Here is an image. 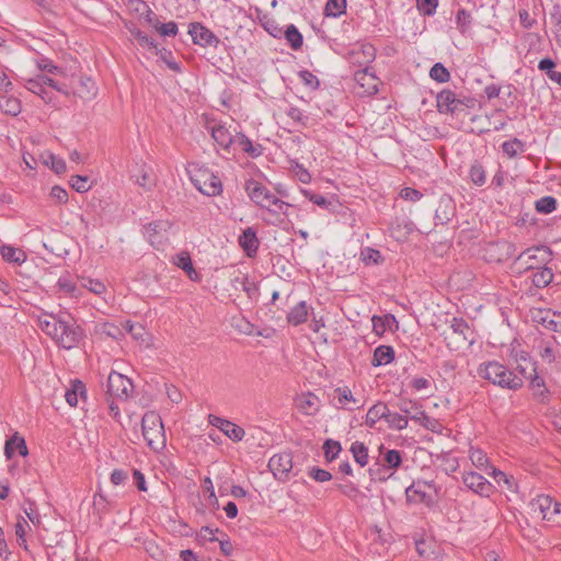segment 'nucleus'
I'll return each mask as SVG.
<instances>
[{
  "mask_svg": "<svg viewBox=\"0 0 561 561\" xmlns=\"http://www.w3.org/2000/svg\"><path fill=\"white\" fill-rule=\"evenodd\" d=\"M170 228L171 224L168 220H157L145 226L144 234L151 245L160 248L167 243Z\"/></svg>",
  "mask_w": 561,
  "mask_h": 561,
  "instance_id": "obj_11",
  "label": "nucleus"
},
{
  "mask_svg": "<svg viewBox=\"0 0 561 561\" xmlns=\"http://www.w3.org/2000/svg\"><path fill=\"white\" fill-rule=\"evenodd\" d=\"M350 451L352 453L354 460L360 466L365 467L369 461L368 448L362 442H354L351 445Z\"/></svg>",
  "mask_w": 561,
  "mask_h": 561,
  "instance_id": "obj_37",
  "label": "nucleus"
},
{
  "mask_svg": "<svg viewBox=\"0 0 561 561\" xmlns=\"http://www.w3.org/2000/svg\"><path fill=\"white\" fill-rule=\"evenodd\" d=\"M419 11L426 16L435 14L438 7V0H416Z\"/></svg>",
  "mask_w": 561,
  "mask_h": 561,
  "instance_id": "obj_62",
  "label": "nucleus"
},
{
  "mask_svg": "<svg viewBox=\"0 0 561 561\" xmlns=\"http://www.w3.org/2000/svg\"><path fill=\"white\" fill-rule=\"evenodd\" d=\"M296 407L306 415H313L319 409V398L311 393H301L295 400Z\"/></svg>",
  "mask_w": 561,
  "mask_h": 561,
  "instance_id": "obj_23",
  "label": "nucleus"
},
{
  "mask_svg": "<svg viewBox=\"0 0 561 561\" xmlns=\"http://www.w3.org/2000/svg\"><path fill=\"white\" fill-rule=\"evenodd\" d=\"M373 322V331L377 335H381L386 332L392 322H396V318L392 314H387L385 317L374 316L371 318Z\"/></svg>",
  "mask_w": 561,
  "mask_h": 561,
  "instance_id": "obj_43",
  "label": "nucleus"
},
{
  "mask_svg": "<svg viewBox=\"0 0 561 561\" xmlns=\"http://www.w3.org/2000/svg\"><path fill=\"white\" fill-rule=\"evenodd\" d=\"M478 375L493 385L513 391L520 389L524 385L522 377L495 360L482 363L478 367Z\"/></svg>",
  "mask_w": 561,
  "mask_h": 561,
  "instance_id": "obj_3",
  "label": "nucleus"
},
{
  "mask_svg": "<svg viewBox=\"0 0 561 561\" xmlns=\"http://www.w3.org/2000/svg\"><path fill=\"white\" fill-rule=\"evenodd\" d=\"M502 150L508 158H515L525 151V144L518 138H513L502 144Z\"/></svg>",
  "mask_w": 561,
  "mask_h": 561,
  "instance_id": "obj_41",
  "label": "nucleus"
},
{
  "mask_svg": "<svg viewBox=\"0 0 561 561\" xmlns=\"http://www.w3.org/2000/svg\"><path fill=\"white\" fill-rule=\"evenodd\" d=\"M551 259L552 252L548 247H534L523 251L516 257L514 264L519 271H530L546 265Z\"/></svg>",
  "mask_w": 561,
  "mask_h": 561,
  "instance_id": "obj_7",
  "label": "nucleus"
},
{
  "mask_svg": "<svg viewBox=\"0 0 561 561\" xmlns=\"http://www.w3.org/2000/svg\"><path fill=\"white\" fill-rule=\"evenodd\" d=\"M57 287L60 291L69 295L70 297H78L80 295L79 288L68 276L59 277L57 280Z\"/></svg>",
  "mask_w": 561,
  "mask_h": 561,
  "instance_id": "obj_48",
  "label": "nucleus"
},
{
  "mask_svg": "<svg viewBox=\"0 0 561 561\" xmlns=\"http://www.w3.org/2000/svg\"><path fill=\"white\" fill-rule=\"evenodd\" d=\"M533 271L531 282L537 288H545L553 280L554 274L552 270L546 265L534 268Z\"/></svg>",
  "mask_w": 561,
  "mask_h": 561,
  "instance_id": "obj_25",
  "label": "nucleus"
},
{
  "mask_svg": "<svg viewBox=\"0 0 561 561\" xmlns=\"http://www.w3.org/2000/svg\"><path fill=\"white\" fill-rule=\"evenodd\" d=\"M30 529L28 523L25 518L21 517L15 524V536L18 538L19 546L27 550L26 543V530Z\"/></svg>",
  "mask_w": 561,
  "mask_h": 561,
  "instance_id": "obj_55",
  "label": "nucleus"
},
{
  "mask_svg": "<svg viewBox=\"0 0 561 561\" xmlns=\"http://www.w3.org/2000/svg\"><path fill=\"white\" fill-rule=\"evenodd\" d=\"M472 22L471 14L466 9H459L456 14V24L460 33H466Z\"/></svg>",
  "mask_w": 561,
  "mask_h": 561,
  "instance_id": "obj_57",
  "label": "nucleus"
},
{
  "mask_svg": "<svg viewBox=\"0 0 561 561\" xmlns=\"http://www.w3.org/2000/svg\"><path fill=\"white\" fill-rule=\"evenodd\" d=\"M188 33L194 44L203 47H217L220 42L210 30L201 23H192Z\"/></svg>",
  "mask_w": 561,
  "mask_h": 561,
  "instance_id": "obj_15",
  "label": "nucleus"
},
{
  "mask_svg": "<svg viewBox=\"0 0 561 561\" xmlns=\"http://www.w3.org/2000/svg\"><path fill=\"white\" fill-rule=\"evenodd\" d=\"M465 486L481 497H490L494 491V485L482 474L476 471H465L461 476Z\"/></svg>",
  "mask_w": 561,
  "mask_h": 561,
  "instance_id": "obj_9",
  "label": "nucleus"
},
{
  "mask_svg": "<svg viewBox=\"0 0 561 561\" xmlns=\"http://www.w3.org/2000/svg\"><path fill=\"white\" fill-rule=\"evenodd\" d=\"M359 259L365 265H378L383 261L380 251L370 247H365L360 250Z\"/></svg>",
  "mask_w": 561,
  "mask_h": 561,
  "instance_id": "obj_38",
  "label": "nucleus"
},
{
  "mask_svg": "<svg viewBox=\"0 0 561 561\" xmlns=\"http://www.w3.org/2000/svg\"><path fill=\"white\" fill-rule=\"evenodd\" d=\"M232 282L233 284H240L242 290L245 291L250 298L257 291L256 284L250 282L249 278L244 275L234 277Z\"/></svg>",
  "mask_w": 561,
  "mask_h": 561,
  "instance_id": "obj_63",
  "label": "nucleus"
},
{
  "mask_svg": "<svg viewBox=\"0 0 561 561\" xmlns=\"http://www.w3.org/2000/svg\"><path fill=\"white\" fill-rule=\"evenodd\" d=\"M333 400L336 401V407L341 409L354 410L364 407V401L362 402L354 397L351 389L346 386L334 389Z\"/></svg>",
  "mask_w": 561,
  "mask_h": 561,
  "instance_id": "obj_18",
  "label": "nucleus"
},
{
  "mask_svg": "<svg viewBox=\"0 0 561 561\" xmlns=\"http://www.w3.org/2000/svg\"><path fill=\"white\" fill-rule=\"evenodd\" d=\"M0 111L15 117L22 112V102L11 92H0Z\"/></svg>",
  "mask_w": 561,
  "mask_h": 561,
  "instance_id": "obj_21",
  "label": "nucleus"
},
{
  "mask_svg": "<svg viewBox=\"0 0 561 561\" xmlns=\"http://www.w3.org/2000/svg\"><path fill=\"white\" fill-rule=\"evenodd\" d=\"M24 87L32 93L38 95L45 103L49 104L53 102L51 93H49L43 82L38 79L25 80Z\"/></svg>",
  "mask_w": 561,
  "mask_h": 561,
  "instance_id": "obj_31",
  "label": "nucleus"
},
{
  "mask_svg": "<svg viewBox=\"0 0 561 561\" xmlns=\"http://www.w3.org/2000/svg\"><path fill=\"white\" fill-rule=\"evenodd\" d=\"M438 459L442 460V469L447 474L454 473L459 467L458 459L450 454H444Z\"/></svg>",
  "mask_w": 561,
  "mask_h": 561,
  "instance_id": "obj_61",
  "label": "nucleus"
},
{
  "mask_svg": "<svg viewBox=\"0 0 561 561\" xmlns=\"http://www.w3.org/2000/svg\"><path fill=\"white\" fill-rule=\"evenodd\" d=\"M437 108L440 113L454 114L463 105L451 90H443L436 98Z\"/></svg>",
  "mask_w": 561,
  "mask_h": 561,
  "instance_id": "obj_19",
  "label": "nucleus"
},
{
  "mask_svg": "<svg viewBox=\"0 0 561 561\" xmlns=\"http://www.w3.org/2000/svg\"><path fill=\"white\" fill-rule=\"evenodd\" d=\"M44 162L46 165H49L50 169L57 174H62L66 172V161L54 153H47Z\"/></svg>",
  "mask_w": 561,
  "mask_h": 561,
  "instance_id": "obj_49",
  "label": "nucleus"
},
{
  "mask_svg": "<svg viewBox=\"0 0 561 561\" xmlns=\"http://www.w3.org/2000/svg\"><path fill=\"white\" fill-rule=\"evenodd\" d=\"M450 329L453 330L454 334H457L461 337L462 342L468 344L473 343L472 332L467 321H465L462 318H453Z\"/></svg>",
  "mask_w": 561,
  "mask_h": 561,
  "instance_id": "obj_29",
  "label": "nucleus"
},
{
  "mask_svg": "<svg viewBox=\"0 0 561 561\" xmlns=\"http://www.w3.org/2000/svg\"><path fill=\"white\" fill-rule=\"evenodd\" d=\"M80 87H81V89L79 91L80 98L90 99L96 94L95 84L91 78L82 77L80 79Z\"/></svg>",
  "mask_w": 561,
  "mask_h": 561,
  "instance_id": "obj_58",
  "label": "nucleus"
},
{
  "mask_svg": "<svg viewBox=\"0 0 561 561\" xmlns=\"http://www.w3.org/2000/svg\"><path fill=\"white\" fill-rule=\"evenodd\" d=\"M142 435L147 445L153 451L165 448L167 438L161 416L154 411H148L141 420Z\"/></svg>",
  "mask_w": 561,
  "mask_h": 561,
  "instance_id": "obj_4",
  "label": "nucleus"
},
{
  "mask_svg": "<svg viewBox=\"0 0 561 561\" xmlns=\"http://www.w3.org/2000/svg\"><path fill=\"white\" fill-rule=\"evenodd\" d=\"M268 468L278 481L289 479L293 469V457L289 453H280L271 457Z\"/></svg>",
  "mask_w": 561,
  "mask_h": 561,
  "instance_id": "obj_12",
  "label": "nucleus"
},
{
  "mask_svg": "<svg viewBox=\"0 0 561 561\" xmlns=\"http://www.w3.org/2000/svg\"><path fill=\"white\" fill-rule=\"evenodd\" d=\"M85 394V386L80 380H75L71 382V387L66 390L65 399L70 407H76L78 404V399L80 397H84Z\"/></svg>",
  "mask_w": 561,
  "mask_h": 561,
  "instance_id": "obj_35",
  "label": "nucleus"
},
{
  "mask_svg": "<svg viewBox=\"0 0 561 561\" xmlns=\"http://www.w3.org/2000/svg\"><path fill=\"white\" fill-rule=\"evenodd\" d=\"M535 208L540 214H551L557 208V199L552 196H545L536 202Z\"/></svg>",
  "mask_w": 561,
  "mask_h": 561,
  "instance_id": "obj_50",
  "label": "nucleus"
},
{
  "mask_svg": "<svg viewBox=\"0 0 561 561\" xmlns=\"http://www.w3.org/2000/svg\"><path fill=\"white\" fill-rule=\"evenodd\" d=\"M130 34L133 35V37L138 42V44L144 47V48H148V49H154L157 50L158 47L154 43V41L149 37L148 35H146L144 32H141L139 28L133 26V27H128Z\"/></svg>",
  "mask_w": 561,
  "mask_h": 561,
  "instance_id": "obj_47",
  "label": "nucleus"
},
{
  "mask_svg": "<svg viewBox=\"0 0 561 561\" xmlns=\"http://www.w3.org/2000/svg\"><path fill=\"white\" fill-rule=\"evenodd\" d=\"M16 451L23 457L28 453L25 440L14 435L5 442L4 455L8 459H11Z\"/></svg>",
  "mask_w": 561,
  "mask_h": 561,
  "instance_id": "obj_26",
  "label": "nucleus"
},
{
  "mask_svg": "<svg viewBox=\"0 0 561 561\" xmlns=\"http://www.w3.org/2000/svg\"><path fill=\"white\" fill-rule=\"evenodd\" d=\"M399 409L407 419L410 417L412 421L419 422L424 417V411L417 402L403 400L399 403Z\"/></svg>",
  "mask_w": 561,
  "mask_h": 561,
  "instance_id": "obj_34",
  "label": "nucleus"
},
{
  "mask_svg": "<svg viewBox=\"0 0 561 561\" xmlns=\"http://www.w3.org/2000/svg\"><path fill=\"white\" fill-rule=\"evenodd\" d=\"M394 358V351L391 346L380 345L374 352L373 366L378 367L391 363Z\"/></svg>",
  "mask_w": 561,
  "mask_h": 561,
  "instance_id": "obj_33",
  "label": "nucleus"
},
{
  "mask_svg": "<svg viewBox=\"0 0 561 561\" xmlns=\"http://www.w3.org/2000/svg\"><path fill=\"white\" fill-rule=\"evenodd\" d=\"M324 456L328 461H333L341 453V444L333 439H327L323 445Z\"/></svg>",
  "mask_w": 561,
  "mask_h": 561,
  "instance_id": "obj_60",
  "label": "nucleus"
},
{
  "mask_svg": "<svg viewBox=\"0 0 561 561\" xmlns=\"http://www.w3.org/2000/svg\"><path fill=\"white\" fill-rule=\"evenodd\" d=\"M208 423L211 426L218 428L224 435H226L232 442H240L245 436V431L230 420H226L224 417L209 414Z\"/></svg>",
  "mask_w": 561,
  "mask_h": 561,
  "instance_id": "obj_13",
  "label": "nucleus"
},
{
  "mask_svg": "<svg viewBox=\"0 0 561 561\" xmlns=\"http://www.w3.org/2000/svg\"><path fill=\"white\" fill-rule=\"evenodd\" d=\"M524 379L529 381V387L533 391L535 399L541 403L546 402L549 398V390L546 387L543 378L538 375V371L531 373Z\"/></svg>",
  "mask_w": 561,
  "mask_h": 561,
  "instance_id": "obj_22",
  "label": "nucleus"
},
{
  "mask_svg": "<svg viewBox=\"0 0 561 561\" xmlns=\"http://www.w3.org/2000/svg\"><path fill=\"white\" fill-rule=\"evenodd\" d=\"M308 318V306L306 301H300L294 306L287 313V321L291 325H299L307 321Z\"/></svg>",
  "mask_w": 561,
  "mask_h": 561,
  "instance_id": "obj_27",
  "label": "nucleus"
},
{
  "mask_svg": "<svg viewBox=\"0 0 561 561\" xmlns=\"http://www.w3.org/2000/svg\"><path fill=\"white\" fill-rule=\"evenodd\" d=\"M194 186L206 196H217L222 192L220 179L209 169L193 164L188 170Z\"/></svg>",
  "mask_w": 561,
  "mask_h": 561,
  "instance_id": "obj_6",
  "label": "nucleus"
},
{
  "mask_svg": "<svg viewBox=\"0 0 561 561\" xmlns=\"http://www.w3.org/2000/svg\"><path fill=\"white\" fill-rule=\"evenodd\" d=\"M283 36H285L286 41L294 50L301 48L302 35L295 25H287L286 30L283 32Z\"/></svg>",
  "mask_w": 561,
  "mask_h": 561,
  "instance_id": "obj_40",
  "label": "nucleus"
},
{
  "mask_svg": "<svg viewBox=\"0 0 561 561\" xmlns=\"http://www.w3.org/2000/svg\"><path fill=\"white\" fill-rule=\"evenodd\" d=\"M134 390L133 381L126 376L112 371L107 378V393L118 400H127Z\"/></svg>",
  "mask_w": 561,
  "mask_h": 561,
  "instance_id": "obj_10",
  "label": "nucleus"
},
{
  "mask_svg": "<svg viewBox=\"0 0 561 561\" xmlns=\"http://www.w3.org/2000/svg\"><path fill=\"white\" fill-rule=\"evenodd\" d=\"M430 77L439 83H445L449 81L450 73L443 64L436 62L430 70Z\"/></svg>",
  "mask_w": 561,
  "mask_h": 561,
  "instance_id": "obj_51",
  "label": "nucleus"
},
{
  "mask_svg": "<svg viewBox=\"0 0 561 561\" xmlns=\"http://www.w3.org/2000/svg\"><path fill=\"white\" fill-rule=\"evenodd\" d=\"M67 318L61 314L44 313L38 317V327L59 346L70 350L82 340L83 331L69 316Z\"/></svg>",
  "mask_w": 561,
  "mask_h": 561,
  "instance_id": "obj_1",
  "label": "nucleus"
},
{
  "mask_svg": "<svg viewBox=\"0 0 561 561\" xmlns=\"http://www.w3.org/2000/svg\"><path fill=\"white\" fill-rule=\"evenodd\" d=\"M355 81L363 89L364 93L375 94L378 92L379 79L371 71V68L366 66L363 69L355 71Z\"/></svg>",
  "mask_w": 561,
  "mask_h": 561,
  "instance_id": "obj_17",
  "label": "nucleus"
},
{
  "mask_svg": "<svg viewBox=\"0 0 561 561\" xmlns=\"http://www.w3.org/2000/svg\"><path fill=\"white\" fill-rule=\"evenodd\" d=\"M81 287L88 289L89 291H91L95 295H102L106 290V286L104 285V283H102L99 279H93V278H82Z\"/></svg>",
  "mask_w": 561,
  "mask_h": 561,
  "instance_id": "obj_59",
  "label": "nucleus"
},
{
  "mask_svg": "<svg viewBox=\"0 0 561 561\" xmlns=\"http://www.w3.org/2000/svg\"><path fill=\"white\" fill-rule=\"evenodd\" d=\"M376 58V48L371 44H362L360 46L352 49L350 53V60L352 64L358 66H368Z\"/></svg>",
  "mask_w": 561,
  "mask_h": 561,
  "instance_id": "obj_20",
  "label": "nucleus"
},
{
  "mask_svg": "<svg viewBox=\"0 0 561 561\" xmlns=\"http://www.w3.org/2000/svg\"><path fill=\"white\" fill-rule=\"evenodd\" d=\"M451 206L450 198H443L439 203V207L436 209L435 218L439 220L442 224L450 220L451 211L448 210Z\"/></svg>",
  "mask_w": 561,
  "mask_h": 561,
  "instance_id": "obj_56",
  "label": "nucleus"
},
{
  "mask_svg": "<svg viewBox=\"0 0 561 561\" xmlns=\"http://www.w3.org/2000/svg\"><path fill=\"white\" fill-rule=\"evenodd\" d=\"M239 244L249 256L256 253L260 242L253 228L249 227L243 230L239 237Z\"/></svg>",
  "mask_w": 561,
  "mask_h": 561,
  "instance_id": "obj_24",
  "label": "nucleus"
},
{
  "mask_svg": "<svg viewBox=\"0 0 561 561\" xmlns=\"http://www.w3.org/2000/svg\"><path fill=\"white\" fill-rule=\"evenodd\" d=\"M99 332L114 340H119L124 336V330L114 323H102L99 325Z\"/></svg>",
  "mask_w": 561,
  "mask_h": 561,
  "instance_id": "obj_53",
  "label": "nucleus"
},
{
  "mask_svg": "<svg viewBox=\"0 0 561 561\" xmlns=\"http://www.w3.org/2000/svg\"><path fill=\"white\" fill-rule=\"evenodd\" d=\"M469 459L478 470L485 471L486 473L490 472L492 466H490L489 457L482 449L470 447Z\"/></svg>",
  "mask_w": 561,
  "mask_h": 561,
  "instance_id": "obj_28",
  "label": "nucleus"
},
{
  "mask_svg": "<svg viewBox=\"0 0 561 561\" xmlns=\"http://www.w3.org/2000/svg\"><path fill=\"white\" fill-rule=\"evenodd\" d=\"M234 142L238 144L240 148L252 158H256L262 154L261 145L254 146L252 141L241 133H236Z\"/></svg>",
  "mask_w": 561,
  "mask_h": 561,
  "instance_id": "obj_36",
  "label": "nucleus"
},
{
  "mask_svg": "<svg viewBox=\"0 0 561 561\" xmlns=\"http://www.w3.org/2000/svg\"><path fill=\"white\" fill-rule=\"evenodd\" d=\"M469 179L477 185L482 186L486 181V173L481 163L474 162L469 169Z\"/></svg>",
  "mask_w": 561,
  "mask_h": 561,
  "instance_id": "obj_44",
  "label": "nucleus"
},
{
  "mask_svg": "<svg viewBox=\"0 0 561 561\" xmlns=\"http://www.w3.org/2000/svg\"><path fill=\"white\" fill-rule=\"evenodd\" d=\"M386 422L388 423L389 427L398 431L404 430L408 426L407 416L398 412H390L389 410L386 414Z\"/></svg>",
  "mask_w": 561,
  "mask_h": 561,
  "instance_id": "obj_46",
  "label": "nucleus"
},
{
  "mask_svg": "<svg viewBox=\"0 0 561 561\" xmlns=\"http://www.w3.org/2000/svg\"><path fill=\"white\" fill-rule=\"evenodd\" d=\"M211 137L222 149L227 150L236 140V129L231 130L225 123H215L210 127Z\"/></svg>",
  "mask_w": 561,
  "mask_h": 561,
  "instance_id": "obj_16",
  "label": "nucleus"
},
{
  "mask_svg": "<svg viewBox=\"0 0 561 561\" xmlns=\"http://www.w3.org/2000/svg\"><path fill=\"white\" fill-rule=\"evenodd\" d=\"M244 190L256 206L266 209L270 214L274 216L287 214L290 204L279 199L261 182L253 179L248 180Z\"/></svg>",
  "mask_w": 561,
  "mask_h": 561,
  "instance_id": "obj_2",
  "label": "nucleus"
},
{
  "mask_svg": "<svg viewBox=\"0 0 561 561\" xmlns=\"http://www.w3.org/2000/svg\"><path fill=\"white\" fill-rule=\"evenodd\" d=\"M530 507L534 513H537L542 519L556 523L561 513V503L556 502L549 495H538L530 502Z\"/></svg>",
  "mask_w": 561,
  "mask_h": 561,
  "instance_id": "obj_8",
  "label": "nucleus"
},
{
  "mask_svg": "<svg viewBox=\"0 0 561 561\" xmlns=\"http://www.w3.org/2000/svg\"><path fill=\"white\" fill-rule=\"evenodd\" d=\"M539 70L545 71L550 80L561 87V71L556 70V64L550 58H543L539 61Z\"/></svg>",
  "mask_w": 561,
  "mask_h": 561,
  "instance_id": "obj_39",
  "label": "nucleus"
},
{
  "mask_svg": "<svg viewBox=\"0 0 561 561\" xmlns=\"http://www.w3.org/2000/svg\"><path fill=\"white\" fill-rule=\"evenodd\" d=\"M383 462L388 469H398L402 463L401 451L389 449L383 455Z\"/></svg>",
  "mask_w": 561,
  "mask_h": 561,
  "instance_id": "obj_52",
  "label": "nucleus"
},
{
  "mask_svg": "<svg viewBox=\"0 0 561 561\" xmlns=\"http://www.w3.org/2000/svg\"><path fill=\"white\" fill-rule=\"evenodd\" d=\"M124 329L131 334V336L140 341L141 343H146L149 340V334L146 329L140 324H134L130 321H126L124 324Z\"/></svg>",
  "mask_w": 561,
  "mask_h": 561,
  "instance_id": "obj_45",
  "label": "nucleus"
},
{
  "mask_svg": "<svg viewBox=\"0 0 561 561\" xmlns=\"http://www.w3.org/2000/svg\"><path fill=\"white\" fill-rule=\"evenodd\" d=\"M440 488L434 480L417 479L405 489L407 501L410 504H424L426 507H433L437 503Z\"/></svg>",
  "mask_w": 561,
  "mask_h": 561,
  "instance_id": "obj_5",
  "label": "nucleus"
},
{
  "mask_svg": "<svg viewBox=\"0 0 561 561\" xmlns=\"http://www.w3.org/2000/svg\"><path fill=\"white\" fill-rule=\"evenodd\" d=\"M488 474L491 476L499 485H504L506 490L511 492H515L517 490V483L513 476H508L495 467H491Z\"/></svg>",
  "mask_w": 561,
  "mask_h": 561,
  "instance_id": "obj_32",
  "label": "nucleus"
},
{
  "mask_svg": "<svg viewBox=\"0 0 561 561\" xmlns=\"http://www.w3.org/2000/svg\"><path fill=\"white\" fill-rule=\"evenodd\" d=\"M387 411L388 405L386 403L378 402L374 404L366 414L365 424L373 428L379 420H386Z\"/></svg>",
  "mask_w": 561,
  "mask_h": 561,
  "instance_id": "obj_30",
  "label": "nucleus"
},
{
  "mask_svg": "<svg viewBox=\"0 0 561 561\" xmlns=\"http://www.w3.org/2000/svg\"><path fill=\"white\" fill-rule=\"evenodd\" d=\"M298 77L301 80V82L306 87L310 88L311 90L318 89V87L320 84L319 79L317 78V76H314L312 72H310L308 70L299 71Z\"/></svg>",
  "mask_w": 561,
  "mask_h": 561,
  "instance_id": "obj_64",
  "label": "nucleus"
},
{
  "mask_svg": "<svg viewBox=\"0 0 561 561\" xmlns=\"http://www.w3.org/2000/svg\"><path fill=\"white\" fill-rule=\"evenodd\" d=\"M0 253L3 260L10 263H21L25 261L24 252L11 245H2Z\"/></svg>",
  "mask_w": 561,
  "mask_h": 561,
  "instance_id": "obj_42",
  "label": "nucleus"
},
{
  "mask_svg": "<svg viewBox=\"0 0 561 561\" xmlns=\"http://www.w3.org/2000/svg\"><path fill=\"white\" fill-rule=\"evenodd\" d=\"M346 0H328L325 4V14L328 16H340L345 12Z\"/></svg>",
  "mask_w": 561,
  "mask_h": 561,
  "instance_id": "obj_54",
  "label": "nucleus"
},
{
  "mask_svg": "<svg viewBox=\"0 0 561 561\" xmlns=\"http://www.w3.org/2000/svg\"><path fill=\"white\" fill-rule=\"evenodd\" d=\"M510 356L516 362V370L523 379L537 370V362L533 360L529 353L523 350H517L512 343Z\"/></svg>",
  "mask_w": 561,
  "mask_h": 561,
  "instance_id": "obj_14",
  "label": "nucleus"
}]
</instances>
